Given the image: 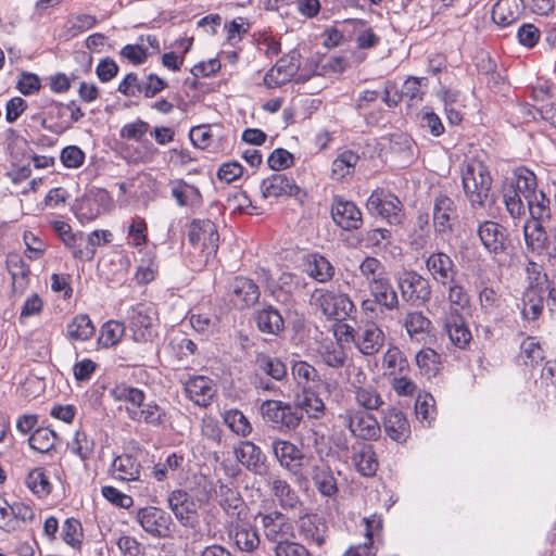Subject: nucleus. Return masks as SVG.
I'll use <instances>...</instances> for the list:
<instances>
[{"label":"nucleus","instance_id":"a878e982","mask_svg":"<svg viewBox=\"0 0 556 556\" xmlns=\"http://www.w3.org/2000/svg\"><path fill=\"white\" fill-rule=\"evenodd\" d=\"M167 502L172 513L184 526H192L195 519V509L193 502L190 500L186 491H172L168 495Z\"/></svg>","mask_w":556,"mask_h":556},{"label":"nucleus","instance_id":"20e7f679","mask_svg":"<svg viewBox=\"0 0 556 556\" xmlns=\"http://www.w3.org/2000/svg\"><path fill=\"white\" fill-rule=\"evenodd\" d=\"M309 304L328 319L344 320L355 311V305L348 294L324 288L313 291Z\"/></svg>","mask_w":556,"mask_h":556},{"label":"nucleus","instance_id":"79ce46f5","mask_svg":"<svg viewBox=\"0 0 556 556\" xmlns=\"http://www.w3.org/2000/svg\"><path fill=\"white\" fill-rule=\"evenodd\" d=\"M352 392L355 403L365 412L379 410L384 404L381 393L371 384L359 387Z\"/></svg>","mask_w":556,"mask_h":556},{"label":"nucleus","instance_id":"a211bd4d","mask_svg":"<svg viewBox=\"0 0 556 556\" xmlns=\"http://www.w3.org/2000/svg\"><path fill=\"white\" fill-rule=\"evenodd\" d=\"M187 397L195 405L207 407L215 396L216 388L213 380L205 376H194L185 382Z\"/></svg>","mask_w":556,"mask_h":556},{"label":"nucleus","instance_id":"8fccbe9b","mask_svg":"<svg viewBox=\"0 0 556 556\" xmlns=\"http://www.w3.org/2000/svg\"><path fill=\"white\" fill-rule=\"evenodd\" d=\"M313 481L324 496H332L338 492L337 480L331 469L326 465L313 468Z\"/></svg>","mask_w":556,"mask_h":556},{"label":"nucleus","instance_id":"b1692460","mask_svg":"<svg viewBox=\"0 0 556 556\" xmlns=\"http://www.w3.org/2000/svg\"><path fill=\"white\" fill-rule=\"evenodd\" d=\"M299 70L293 58L283 56L265 74L264 85L267 88H278L289 83Z\"/></svg>","mask_w":556,"mask_h":556},{"label":"nucleus","instance_id":"4be33fe9","mask_svg":"<svg viewBox=\"0 0 556 556\" xmlns=\"http://www.w3.org/2000/svg\"><path fill=\"white\" fill-rule=\"evenodd\" d=\"M386 434L395 442H405L410 435V427L404 413L396 407H389L382 416Z\"/></svg>","mask_w":556,"mask_h":556},{"label":"nucleus","instance_id":"0eeeda50","mask_svg":"<svg viewBox=\"0 0 556 556\" xmlns=\"http://www.w3.org/2000/svg\"><path fill=\"white\" fill-rule=\"evenodd\" d=\"M157 316L153 305L139 303L128 311V328L137 342L151 340L155 332Z\"/></svg>","mask_w":556,"mask_h":556},{"label":"nucleus","instance_id":"680f3d73","mask_svg":"<svg viewBox=\"0 0 556 556\" xmlns=\"http://www.w3.org/2000/svg\"><path fill=\"white\" fill-rule=\"evenodd\" d=\"M224 422L240 437H248L252 432V425L239 409H229L224 414Z\"/></svg>","mask_w":556,"mask_h":556},{"label":"nucleus","instance_id":"a19ab883","mask_svg":"<svg viewBox=\"0 0 556 556\" xmlns=\"http://www.w3.org/2000/svg\"><path fill=\"white\" fill-rule=\"evenodd\" d=\"M447 303L448 307L444 313H462L470 306V295L456 278L447 283Z\"/></svg>","mask_w":556,"mask_h":556},{"label":"nucleus","instance_id":"f03ea898","mask_svg":"<svg viewBox=\"0 0 556 556\" xmlns=\"http://www.w3.org/2000/svg\"><path fill=\"white\" fill-rule=\"evenodd\" d=\"M462 184L471 208H483L492 187L488 167L479 160H468L462 168Z\"/></svg>","mask_w":556,"mask_h":556},{"label":"nucleus","instance_id":"13d9d810","mask_svg":"<svg viewBox=\"0 0 556 556\" xmlns=\"http://www.w3.org/2000/svg\"><path fill=\"white\" fill-rule=\"evenodd\" d=\"M27 488L38 497H46L51 492V483L43 468L30 470L26 477Z\"/></svg>","mask_w":556,"mask_h":556},{"label":"nucleus","instance_id":"0e129e2a","mask_svg":"<svg viewBox=\"0 0 556 556\" xmlns=\"http://www.w3.org/2000/svg\"><path fill=\"white\" fill-rule=\"evenodd\" d=\"M291 375L296 384L302 387L303 390L307 389V384L316 381L319 377L317 369L304 361L293 362Z\"/></svg>","mask_w":556,"mask_h":556},{"label":"nucleus","instance_id":"e2e57ef3","mask_svg":"<svg viewBox=\"0 0 556 556\" xmlns=\"http://www.w3.org/2000/svg\"><path fill=\"white\" fill-rule=\"evenodd\" d=\"M520 358L527 366H534L543 361V349L535 338L528 337L521 342Z\"/></svg>","mask_w":556,"mask_h":556},{"label":"nucleus","instance_id":"423d86ee","mask_svg":"<svg viewBox=\"0 0 556 556\" xmlns=\"http://www.w3.org/2000/svg\"><path fill=\"white\" fill-rule=\"evenodd\" d=\"M367 211L387 220L390 225H400L403 219V204L400 199L382 188L375 189L366 202Z\"/></svg>","mask_w":556,"mask_h":556},{"label":"nucleus","instance_id":"cd10ccee","mask_svg":"<svg viewBox=\"0 0 556 556\" xmlns=\"http://www.w3.org/2000/svg\"><path fill=\"white\" fill-rule=\"evenodd\" d=\"M352 464L364 477L375 476L379 466L374 447L365 443L352 446Z\"/></svg>","mask_w":556,"mask_h":556},{"label":"nucleus","instance_id":"1a4fd4ad","mask_svg":"<svg viewBox=\"0 0 556 556\" xmlns=\"http://www.w3.org/2000/svg\"><path fill=\"white\" fill-rule=\"evenodd\" d=\"M399 288L402 299L412 305L425 304L431 296L429 280L414 270L403 274L399 279Z\"/></svg>","mask_w":556,"mask_h":556},{"label":"nucleus","instance_id":"4c0bfd02","mask_svg":"<svg viewBox=\"0 0 556 556\" xmlns=\"http://www.w3.org/2000/svg\"><path fill=\"white\" fill-rule=\"evenodd\" d=\"M527 249L539 255H544L547 233L539 220H528L523 226Z\"/></svg>","mask_w":556,"mask_h":556},{"label":"nucleus","instance_id":"9b49d317","mask_svg":"<svg viewBox=\"0 0 556 556\" xmlns=\"http://www.w3.org/2000/svg\"><path fill=\"white\" fill-rule=\"evenodd\" d=\"M264 535L269 542L280 545L294 536L292 521L280 511L260 514Z\"/></svg>","mask_w":556,"mask_h":556},{"label":"nucleus","instance_id":"e433bc0d","mask_svg":"<svg viewBox=\"0 0 556 556\" xmlns=\"http://www.w3.org/2000/svg\"><path fill=\"white\" fill-rule=\"evenodd\" d=\"M111 395L115 401L126 402V412L128 417L132 410H137L144 402V392L138 388L122 383L111 390Z\"/></svg>","mask_w":556,"mask_h":556},{"label":"nucleus","instance_id":"4d7b16f0","mask_svg":"<svg viewBox=\"0 0 556 556\" xmlns=\"http://www.w3.org/2000/svg\"><path fill=\"white\" fill-rule=\"evenodd\" d=\"M58 440V434L49 428H38L29 437V446L39 452L48 453L51 451Z\"/></svg>","mask_w":556,"mask_h":556},{"label":"nucleus","instance_id":"ea45409f","mask_svg":"<svg viewBox=\"0 0 556 556\" xmlns=\"http://www.w3.org/2000/svg\"><path fill=\"white\" fill-rule=\"evenodd\" d=\"M129 418L137 422H146L153 427H164L166 422V413L154 402L142 404L137 410H132Z\"/></svg>","mask_w":556,"mask_h":556},{"label":"nucleus","instance_id":"4468645a","mask_svg":"<svg viewBox=\"0 0 556 556\" xmlns=\"http://www.w3.org/2000/svg\"><path fill=\"white\" fill-rule=\"evenodd\" d=\"M85 116L81 108L72 100L68 103L51 101L47 105V117L54 121V130L62 131L70 129L73 124Z\"/></svg>","mask_w":556,"mask_h":556},{"label":"nucleus","instance_id":"5701e85b","mask_svg":"<svg viewBox=\"0 0 556 556\" xmlns=\"http://www.w3.org/2000/svg\"><path fill=\"white\" fill-rule=\"evenodd\" d=\"M229 295L235 306L244 308L257 302L260 290L253 280L236 277L229 285Z\"/></svg>","mask_w":556,"mask_h":556},{"label":"nucleus","instance_id":"5fc2aeb1","mask_svg":"<svg viewBox=\"0 0 556 556\" xmlns=\"http://www.w3.org/2000/svg\"><path fill=\"white\" fill-rule=\"evenodd\" d=\"M60 535L62 540L72 548H81L84 531L81 522L78 519L73 517L67 518L62 526Z\"/></svg>","mask_w":556,"mask_h":556},{"label":"nucleus","instance_id":"ddd939ff","mask_svg":"<svg viewBox=\"0 0 556 556\" xmlns=\"http://www.w3.org/2000/svg\"><path fill=\"white\" fill-rule=\"evenodd\" d=\"M478 236L484 249L494 255L503 254L509 245L507 230L493 220H484L478 226Z\"/></svg>","mask_w":556,"mask_h":556},{"label":"nucleus","instance_id":"f704fd0d","mask_svg":"<svg viewBox=\"0 0 556 556\" xmlns=\"http://www.w3.org/2000/svg\"><path fill=\"white\" fill-rule=\"evenodd\" d=\"M522 10L521 0H498L492 9V20L503 27L516 22Z\"/></svg>","mask_w":556,"mask_h":556},{"label":"nucleus","instance_id":"6e6d98bb","mask_svg":"<svg viewBox=\"0 0 556 556\" xmlns=\"http://www.w3.org/2000/svg\"><path fill=\"white\" fill-rule=\"evenodd\" d=\"M109 243L112 240V232L109 230H94L88 236L87 245L84 249L74 250L73 256L84 261H91L94 256V247Z\"/></svg>","mask_w":556,"mask_h":556},{"label":"nucleus","instance_id":"a18cd8bd","mask_svg":"<svg viewBox=\"0 0 556 556\" xmlns=\"http://www.w3.org/2000/svg\"><path fill=\"white\" fill-rule=\"evenodd\" d=\"M255 366L257 370L277 381L283 380L288 375L287 367L282 361L265 353H258L256 355Z\"/></svg>","mask_w":556,"mask_h":556},{"label":"nucleus","instance_id":"de8ad7c7","mask_svg":"<svg viewBox=\"0 0 556 556\" xmlns=\"http://www.w3.org/2000/svg\"><path fill=\"white\" fill-rule=\"evenodd\" d=\"M216 498L219 506L227 515H239V508L242 506V500L240 494L233 488L220 482L216 490Z\"/></svg>","mask_w":556,"mask_h":556},{"label":"nucleus","instance_id":"c85d7f7f","mask_svg":"<svg viewBox=\"0 0 556 556\" xmlns=\"http://www.w3.org/2000/svg\"><path fill=\"white\" fill-rule=\"evenodd\" d=\"M456 205L446 194H439L433 202V226L438 233L451 230V220L455 215Z\"/></svg>","mask_w":556,"mask_h":556},{"label":"nucleus","instance_id":"aec40b11","mask_svg":"<svg viewBox=\"0 0 556 556\" xmlns=\"http://www.w3.org/2000/svg\"><path fill=\"white\" fill-rule=\"evenodd\" d=\"M444 332L458 349H465L471 340V332L462 313H444L441 317Z\"/></svg>","mask_w":556,"mask_h":556},{"label":"nucleus","instance_id":"49530a36","mask_svg":"<svg viewBox=\"0 0 556 556\" xmlns=\"http://www.w3.org/2000/svg\"><path fill=\"white\" fill-rule=\"evenodd\" d=\"M359 275L368 288L387 278L386 267L380 260L366 256L358 266Z\"/></svg>","mask_w":556,"mask_h":556},{"label":"nucleus","instance_id":"c9c22d12","mask_svg":"<svg viewBox=\"0 0 556 556\" xmlns=\"http://www.w3.org/2000/svg\"><path fill=\"white\" fill-rule=\"evenodd\" d=\"M368 289L371 296L382 308L390 312L399 308L397 293L388 277Z\"/></svg>","mask_w":556,"mask_h":556},{"label":"nucleus","instance_id":"7c9ffc66","mask_svg":"<svg viewBox=\"0 0 556 556\" xmlns=\"http://www.w3.org/2000/svg\"><path fill=\"white\" fill-rule=\"evenodd\" d=\"M294 405L308 418L320 419L326 414V405L321 397L312 389H304L302 393L294 396Z\"/></svg>","mask_w":556,"mask_h":556},{"label":"nucleus","instance_id":"39448f33","mask_svg":"<svg viewBox=\"0 0 556 556\" xmlns=\"http://www.w3.org/2000/svg\"><path fill=\"white\" fill-rule=\"evenodd\" d=\"M262 418L279 430L293 431L302 421V413L294 403L280 400H265L260 405Z\"/></svg>","mask_w":556,"mask_h":556},{"label":"nucleus","instance_id":"58836bf2","mask_svg":"<svg viewBox=\"0 0 556 556\" xmlns=\"http://www.w3.org/2000/svg\"><path fill=\"white\" fill-rule=\"evenodd\" d=\"M382 368L386 376L402 375L409 370L405 354L396 346L390 345L382 356Z\"/></svg>","mask_w":556,"mask_h":556},{"label":"nucleus","instance_id":"69168bd1","mask_svg":"<svg viewBox=\"0 0 556 556\" xmlns=\"http://www.w3.org/2000/svg\"><path fill=\"white\" fill-rule=\"evenodd\" d=\"M416 418L424 425L430 426L435 417L434 399L431 394H419L415 402Z\"/></svg>","mask_w":556,"mask_h":556},{"label":"nucleus","instance_id":"774afa93","mask_svg":"<svg viewBox=\"0 0 556 556\" xmlns=\"http://www.w3.org/2000/svg\"><path fill=\"white\" fill-rule=\"evenodd\" d=\"M124 333L125 325L123 323L110 320L102 326L99 342L105 348L113 346L119 342Z\"/></svg>","mask_w":556,"mask_h":556},{"label":"nucleus","instance_id":"dca6fc26","mask_svg":"<svg viewBox=\"0 0 556 556\" xmlns=\"http://www.w3.org/2000/svg\"><path fill=\"white\" fill-rule=\"evenodd\" d=\"M425 263L432 279L444 287L457 277L458 270L454 261L444 252L431 253Z\"/></svg>","mask_w":556,"mask_h":556},{"label":"nucleus","instance_id":"864d4df0","mask_svg":"<svg viewBox=\"0 0 556 556\" xmlns=\"http://www.w3.org/2000/svg\"><path fill=\"white\" fill-rule=\"evenodd\" d=\"M172 195L176 199L180 206H194L201 202V193L199 189L185 181H177L172 188Z\"/></svg>","mask_w":556,"mask_h":556},{"label":"nucleus","instance_id":"6ab92c4d","mask_svg":"<svg viewBox=\"0 0 556 556\" xmlns=\"http://www.w3.org/2000/svg\"><path fill=\"white\" fill-rule=\"evenodd\" d=\"M271 451L279 465L288 471L296 472L302 467L304 454L294 443L275 439L271 442Z\"/></svg>","mask_w":556,"mask_h":556},{"label":"nucleus","instance_id":"bb28decb","mask_svg":"<svg viewBox=\"0 0 556 556\" xmlns=\"http://www.w3.org/2000/svg\"><path fill=\"white\" fill-rule=\"evenodd\" d=\"M185 471V455L173 452L164 460L156 463L152 469V476L157 481L168 479L177 480L182 477Z\"/></svg>","mask_w":556,"mask_h":556},{"label":"nucleus","instance_id":"2eb2a0df","mask_svg":"<svg viewBox=\"0 0 556 556\" xmlns=\"http://www.w3.org/2000/svg\"><path fill=\"white\" fill-rule=\"evenodd\" d=\"M361 210L352 201L334 197L331 203V217L343 230H356L363 224Z\"/></svg>","mask_w":556,"mask_h":556},{"label":"nucleus","instance_id":"3c124183","mask_svg":"<svg viewBox=\"0 0 556 556\" xmlns=\"http://www.w3.org/2000/svg\"><path fill=\"white\" fill-rule=\"evenodd\" d=\"M522 315L526 319H536L543 311V292L538 287H530L523 294Z\"/></svg>","mask_w":556,"mask_h":556},{"label":"nucleus","instance_id":"bf43d9fd","mask_svg":"<svg viewBox=\"0 0 556 556\" xmlns=\"http://www.w3.org/2000/svg\"><path fill=\"white\" fill-rule=\"evenodd\" d=\"M415 361L421 375L431 377L439 371L440 356L434 350L430 348L421 349L416 354Z\"/></svg>","mask_w":556,"mask_h":556},{"label":"nucleus","instance_id":"393cba45","mask_svg":"<svg viewBox=\"0 0 556 556\" xmlns=\"http://www.w3.org/2000/svg\"><path fill=\"white\" fill-rule=\"evenodd\" d=\"M298 530L307 544L321 546L326 539L327 525L317 515H306L300 518Z\"/></svg>","mask_w":556,"mask_h":556},{"label":"nucleus","instance_id":"f3484780","mask_svg":"<svg viewBox=\"0 0 556 556\" xmlns=\"http://www.w3.org/2000/svg\"><path fill=\"white\" fill-rule=\"evenodd\" d=\"M237 460L255 475H266L268 467L262 450L251 441L240 442L233 450Z\"/></svg>","mask_w":556,"mask_h":556},{"label":"nucleus","instance_id":"f257e3e1","mask_svg":"<svg viewBox=\"0 0 556 556\" xmlns=\"http://www.w3.org/2000/svg\"><path fill=\"white\" fill-rule=\"evenodd\" d=\"M538 191L535 174L527 167L520 166L514 170L511 179L503 184L502 193L506 211L513 218L526 215L525 201Z\"/></svg>","mask_w":556,"mask_h":556},{"label":"nucleus","instance_id":"37998d69","mask_svg":"<svg viewBox=\"0 0 556 556\" xmlns=\"http://www.w3.org/2000/svg\"><path fill=\"white\" fill-rule=\"evenodd\" d=\"M359 161L357 153L345 150L339 154L332 162L331 177L334 180H342L351 177L354 173L355 166Z\"/></svg>","mask_w":556,"mask_h":556},{"label":"nucleus","instance_id":"603ef678","mask_svg":"<svg viewBox=\"0 0 556 556\" xmlns=\"http://www.w3.org/2000/svg\"><path fill=\"white\" fill-rule=\"evenodd\" d=\"M551 201L543 191H536L530 200L525 201L526 211L528 210L532 220L542 222L551 215Z\"/></svg>","mask_w":556,"mask_h":556},{"label":"nucleus","instance_id":"72a5a7b5","mask_svg":"<svg viewBox=\"0 0 556 556\" xmlns=\"http://www.w3.org/2000/svg\"><path fill=\"white\" fill-rule=\"evenodd\" d=\"M229 538L241 552L251 553L260 545V536L256 529L245 523H237L231 527Z\"/></svg>","mask_w":556,"mask_h":556},{"label":"nucleus","instance_id":"7ed1b4c3","mask_svg":"<svg viewBox=\"0 0 556 556\" xmlns=\"http://www.w3.org/2000/svg\"><path fill=\"white\" fill-rule=\"evenodd\" d=\"M339 340L353 342L357 351L365 356L376 355L384 344L386 336L375 323H366L357 329L348 324L338 327Z\"/></svg>","mask_w":556,"mask_h":556},{"label":"nucleus","instance_id":"9d476101","mask_svg":"<svg viewBox=\"0 0 556 556\" xmlns=\"http://www.w3.org/2000/svg\"><path fill=\"white\" fill-rule=\"evenodd\" d=\"M188 239L192 245L201 247L206 258L217 252L219 236L215 224L210 219L194 220L190 226Z\"/></svg>","mask_w":556,"mask_h":556},{"label":"nucleus","instance_id":"f8f14e48","mask_svg":"<svg viewBox=\"0 0 556 556\" xmlns=\"http://www.w3.org/2000/svg\"><path fill=\"white\" fill-rule=\"evenodd\" d=\"M136 519L141 528L154 538H167L170 534L172 518L161 508L153 506L140 508Z\"/></svg>","mask_w":556,"mask_h":556},{"label":"nucleus","instance_id":"052dcab7","mask_svg":"<svg viewBox=\"0 0 556 556\" xmlns=\"http://www.w3.org/2000/svg\"><path fill=\"white\" fill-rule=\"evenodd\" d=\"M320 357L331 368H341L345 365L346 353L338 342H329L321 346Z\"/></svg>","mask_w":556,"mask_h":556},{"label":"nucleus","instance_id":"473e14b6","mask_svg":"<svg viewBox=\"0 0 556 556\" xmlns=\"http://www.w3.org/2000/svg\"><path fill=\"white\" fill-rule=\"evenodd\" d=\"M268 485L282 509H294L300 504L296 492L287 480L279 476H273L268 479Z\"/></svg>","mask_w":556,"mask_h":556},{"label":"nucleus","instance_id":"412c9836","mask_svg":"<svg viewBox=\"0 0 556 556\" xmlns=\"http://www.w3.org/2000/svg\"><path fill=\"white\" fill-rule=\"evenodd\" d=\"M261 192L264 199L279 198L283 195L294 197L300 192V187L294 179L282 173L273 174L263 179Z\"/></svg>","mask_w":556,"mask_h":556},{"label":"nucleus","instance_id":"6e6552de","mask_svg":"<svg viewBox=\"0 0 556 556\" xmlns=\"http://www.w3.org/2000/svg\"><path fill=\"white\" fill-rule=\"evenodd\" d=\"M340 418L344 420L350 432L356 438L375 441L381 435L380 424L369 412L351 408L340 415Z\"/></svg>","mask_w":556,"mask_h":556},{"label":"nucleus","instance_id":"09e8293b","mask_svg":"<svg viewBox=\"0 0 556 556\" xmlns=\"http://www.w3.org/2000/svg\"><path fill=\"white\" fill-rule=\"evenodd\" d=\"M67 336L72 340L87 341L96 331V328L88 315L75 316L66 327Z\"/></svg>","mask_w":556,"mask_h":556},{"label":"nucleus","instance_id":"338daca9","mask_svg":"<svg viewBox=\"0 0 556 556\" xmlns=\"http://www.w3.org/2000/svg\"><path fill=\"white\" fill-rule=\"evenodd\" d=\"M404 327L410 338L430 331L431 321L421 312H410L405 316Z\"/></svg>","mask_w":556,"mask_h":556},{"label":"nucleus","instance_id":"c03bdc74","mask_svg":"<svg viewBox=\"0 0 556 556\" xmlns=\"http://www.w3.org/2000/svg\"><path fill=\"white\" fill-rule=\"evenodd\" d=\"M256 324L262 332L270 334H278L285 326L282 316L273 306L264 307L257 312Z\"/></svg>","mask_w":556,"mask_h":556},{"label":"nucleus","instance_id":"c756f323","mask_svg":"<svg viewBox=\"0 0 556 556\" xmlns=\"http://www.w3.org/2000/svg\"><path fill=\"white\" fill-rule=\"evenodd\" d=\"M306 274L319 283H327L334 276V266L319 253H309L305 256Z\"/></svg>","mask_w":556,"mask_h":556},{"label":"nucleus","instance_id":"2f4dec72","mask_svg":"<svg viewBox=\"0 0 556 556\" xmlns=\"http://www.w3.org/2000/svg\"><path fill=\"white\" fill-rule=\"evenodd\" d=\"M111 472L115 479L122 481H137L141 473V464L130 454H123L114 458Z\"/></svg>","mask_w":556,"mask_h":556}]
</instances>
